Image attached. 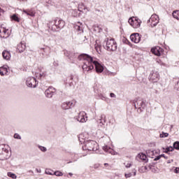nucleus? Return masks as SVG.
I'll return each instance as SVG.
<instances>
[{"mask_svg": "<svg viewBox=\"0 0 179 179\" xmlns=\"http://www.w3.org/2000/svg\"><path fill=\"white\" fill-rule=\"evenodd\" d=\"M80 61H84L83 65V69L84 72H89L92 69H95L98 73H101L104 71V67L99 62L94 59V57L87 54H81L78 56Z\"/></svg>", "mask_w": 179, "mask_h": 179, "instance_id": "1", "label": "nucleus"}, {"mask_svg": "<svg viewBox=\"0 0 179 179\" xmlns=\"http://www.w3.org/2000/svg\"><path fill=\"white\" fill-rule=\"evenodd\" d=\"M83 150H89L90 152H96L99 150V144L97 142L92 140H87L83 146Z\"/></svg>", "mask_w": 179, "mask_h": 179, "instance_id": "2", "label": "nucleus"}, {"mask_svg": "<svg viewBox=\"0 0 179 179\" xmlns=\"http://www.w3.org/2000/svg\"><path fill=\"white\" fill-rule=\"evenodd\" d=\"M10 157L9 154V146L5 144L0 145V160H7Z\"/></svg>", "mask_w": 179, "mask_h": 179, "instance_id": "3", "label": "nucleus"}, {"mask_svg": "<svg viewBox=\"0 0 179 179\" xmlns=\"http://www.w3.org/2000/svg\"><path fill=\"white\" fill-rule=\"evenodd\" d=\"M54 22V24L51 27L52 31H58L65 27V22L61 19H56Z\"/></svg>", "mask_w": 179, "mask_h": 179, "instance_id": "4", "label": "nucleus"}, {"mask_svg": "<svg viewBox=\"0 0 179 179\" xmlns=\"http://www.w3.org/2000/svg\"><path fill=\"white\" fill-rule=\"evenodd\" d=\"M107 51H116L117 50V42L114 38L107 39L105 41Z\"/></svg>", "mask_w": 179, "mask_h": 179, "instance_id": "5", "label": "nucleus"}, {"mask_svg": "<svg viewBox=\"0 0 179 179\" xmlns=\"http://www.w3.org/2000/svg\"><path fill=\"white\" fill-rule=\"evenodd\" d=\"M128 22L134 29H139L141 23H142V21L136 17L129 18Z\"/></svg>", "mask_w": 179, "mask_h": 179, "instance_id": "6", "label": "nucleus"}, {"mask_svg": "<svg viewBox=\"0 0 179 179\" xmlns=\"http://www.w3.org/2000/svg\"><path fill=\"white\" fill-rule=\"evenodd\" d=\"M57 94V90L53 87H49L45 91V96L48 99H52L53 96H55Z\"/></svg>", "mask_w": 179, "mask_h": 179, "instance_id": "7", "label": "nucleus"}, {"mask_svg": "<svg viewBox=\"0 0 179 179\" xmlns=\"http://www.w3.org/2000/svg\"><path fill=\"white\" fill-rule=\"evenodd\" d=\"M75 106H76V101L72 100L64 102L62 104V108H63V110H70V108H73Z\"/></svg>", "mask_w": 179, "mask_h": 179, "instance_id": "8", "label": "nucleus"}, {"mask_svg": "<svg viewBox=\"0 0 179 179\" xmlns=\"http://www.w3.org/2000/svg\"><path fill=\"white\" fill-rule=\"evenodd\" d=\"M159 79H160V75L159 74V72L156 71H151L149 76V80H150V82H152L153 83H156Z\"/></svg>", "mask_w": 179, "mask_h": 179, "instance_id": "9", "label": "nucleus"}, {"mask_svg": "<svg viewBox=\"0 0 179 179\" xmlns=\"http://www.w3.org/2000/svg\"><path fill=\"white\" fill-rule=\"evenodd\" d=\"M37 84V80L34 77H28L26 80V85L28 87H36Z\"/></svg>", "mask_w": 179, "mask_h": 179, "instance_id": "10", "label": "nucleus"}, {"mask_svg": "<svg viewBox=\"0 0 179 179\" xmlns=\"http://www.w3.org/2000/svg\"><path fill=\"white\" fill-rule=\"evenodd\" d=\"M134 107L135 108H138V110H141V111H142L141 108L143 109L146 107V103L142 99H137L134 102Z\"/></svg>", "mask_w": 179, "mask_h": 179, "instance_id": "11", "label": "nucleus"}, {"mask_svg": "<svg viewBox=\"0 0 179 179\" xmlns=\"http://www.w3.org/2000/svg\"><path fill=\"white\" fill-rule=\"evenodd\" d=\"M76 119L78 122H86L87 121V116L86 115V113L82 111L80 112L78 115L76 117Z\"/></svg>", "mask_w": 179, "mask_h": 179, "instance_id": "12", "label": "nucleus"}, {"mask_svg": "<svg viewBox=\"0 0 179 179\" xmlns=\"http://www.w3.org/2000/svg\"><path fill=\"white\" fill-rule=\"evenodd\" d=\"M0 37L1 38H8L9 37V29L0 27Z\"/></svg>", "mask_w": 179, "mask_h": 179, "instance_id": "13", "label": "nucleus"}, {"mask_svg": "<svg viewBox=\"0 0 179 179\" xmlns=\"http://www.w3.org/2000/svg\"><path fill=\"white\" fill-rule=\"evenodd\" d=\"M151 22L152 27H155L159 24V16L157 15H152L149 20Z\"/></svg>", "mask_w": 179, "mask_h": 179, "instance_id": "14", "label": "nucleus"}, {"mask_svg": "<svg viewBox=\"0 0 179 179\" xmlns=\"http://www.w3.org/2000/svg\"><path fill=\"white\" fill-rule=\"evenodd\" d=\"M159 150H148L146 151V153H147V155L149 157H151V159H156V157H157V156H159Z\"/></svg>", "mask_w": 179, "mask_h": 179, "instance_id": "15", "label": "nucleus"}, {"mask_svg": "<svg viewBox=\"0 0 179 179\" xmlns=\"http://www.w3.org/2000/svg\"><path fill=\"white\" fill-rule=\"evenodd\" d=\"M130 39L133 43L138 44L141 41V36H139V34H132L130 36Z\"/></svg>", "mask_w": 179, "mask_h": 179, "instance_id": "16", "label": "nucleus"}, {"mask_svg": "<svg viewBox=\"0 0 179 179\" xmlns=\"http://www.w3.org/2000/svg\"><path fill=\"white\" fill-rule=\"evenodd\" d=\"M103 150H104V152H106L107 153L113 155L114 156H115V155H117V153L115 151H114V150H113L111 148L108 147V145L103 146Z\"/></svg>", "mask_w": 179, "mask_h": 179, "instance_id": "17", "label": "nucleus"}, {"mask_svg": "<svg viewBox=\"0 0 179 179\" xmlns=\"http://www.w3.org/2000/svg\"><path fill=\"white\" fill-rule=\"evenodd\" d=\"M17 50L19 52H23L26 50V43L21 42L17 45Z\"/></svg>", "mask_w": 179, "mask_h": 179, "instance_id": "18", "label": "nucleus"}, {"mask_svg": "<svg viewBox=\"0 0 179 179\" xmlns=\"http://www.w3.org/2000/svg\"><path fill=\"white\" fill-rule=\"evenodd\" d=\"M161 51H162V48H160V47H156L151 49V52H152V54H154L155 55H157V57H160Z\"/></svg>", "mask_w": 179, "mask_h": 179, "instance_id": "19", "label": "nucleus"}, {"mask_svg": "<svg viewBox=\"0 0 179 179\" xmlns=\"http://www.w3.org/2000/svg\"><path fill=\"white\" fill-rule=\"evenodd\" d=\"M3 58V59H6V61H9L10 59V52L8 50H4L2 52Z\"/></svg>", "mask_w": 179, "mask_h": 179, "instance_id": "20", "label": "nucleus"}, {"mask_svg": "<svg viewBox=\"0 0 179 179\" xmlns=\"http://www.w3.org/2000/svg\"><path fill=\"white\" fill-rule=\"evenodd\" d=\"M98 122H99V127H103V125L106 124V115H101L100 116V119L99 120Z\"/></svg>", "mask_w": 179, "mask_h": 179, "instance_id": "21", "label": "nucleus"}, {"mask_svg": "<svg viewBox=\"0 0 179 179\" xmlns=\"http://www.w3.org/2000/svg\"><path fill=\"white\" fill-rule=\"evenodd\" d=\"M74 28L77 31H80V33H83V25L80 24V22H78L77 24L75 25Z\"/></svg>", "mask_w": 179, "mask_h": 179, "instance_id": "22", "label": "nucleus"}, {"mask_svg": "<svg viewBox=\"0 0 179 179\" xmlns=\"http://www.w3.org/2000/svg\"><path fill=\"white\" fill-rule=\"evenodd\" d=\"M78 141L80 142V143H85V142L87 141L86 137H85V134H81L78 136Z\"/></svg>", "mask_w": 179, "mask_h": 179, "instance_id": "23", "label": "nucleus"}, {"mask_svg": "<svg viewBox=\"0 0 179 179\" xmlns=\"http://www.w3.org/2000/svg\"><path fill=\"white\" fill-rule=\"evenodd\" d=\"M137 157H138V159H141V160H143V162L148 163V157H146V155L143 153H140L138 155Z\"/></svg>", "mask_w": 179, "mask_h": 179, "instance_id": "24", "label": "nucleus"}, {"mask_svg": "<svg viewBox=\"0 0 179 179\" xmlns=\"http://www.w3.org/2000/svg\"><path fill=\"white\" fill-rule=\"evenodd\" d=\"M6 73H8V68L3 66L0 67V75H1V76H4Z\"/></svg>", "mask_w": 179, "mask_h": 179, "instance_id": "25", "label": "nucleus"}, {"mask_svg": "<svg viewBox=\"0 0 179 179\" xmlns=\"http://www.w3.org/2000/svg\"><path fill=\"white\" fill-rule=\"evenodd\" d=\"M41 50H43V55H48V54H50V51H51V48L50 47H45L43 48H41Z\"/></svg>", "mask_w": 179, "mask_h": 179, "instance_id": "26", "label": "nucleus"}, {"mask_svg": "<svg viewBox=\"0 0 179 179\" xmlns=\"http://www.w3.org/2000/svg\"><path fill=\"white\" fill-rule=\"evenodd\" d=\"M86 9H87V8L86 7V6H85V4L83 3L78 4L79 12H83V10H85Z\"/></svg>", "mask_w": 179, "mask_h": 179, "instance_id": "27", "label": "nucleus"}, {"mask_svg": "<svg viewBox=\"0 0 179 179\" xmlns=\"http://www.w3.org/2000/svg\"><path fill=\"white\" fill-rule=\"evenodd\" d=\"M162 149H163V152H164V153H168L169 152H173V150H174V148H173V147H171V146H170V147H167V148H162Z\"/></svg>", "mask_w": 179, "mask_h": 179, "instance_id": "28", "label": "nucleus"}, {"mask_svg": "<svg viewBox=\"0 0 179 179\" xmlns=\"http://www.w3.org/2000/svg\"><path fill=\"white\" fill-rule=\"evenodd\" d=\"M24 13H26V15H27L28 16H31V17H34V16L35 15L34 12L27 10H24Z\"/></svg>", "mask_w": 179, "mask_h": 179, "instance_id": "29", "label": "nucleus"}, {"mask_svg": "<svg viewBox=\"0 0 179 179\" xmlns=\"http://www.w3.org/2000/svg\"><path fill=\"white\" fill-rule=\"evenodd\" d=\"M10 19L12 20H14L15 22H20V19L19 18V17H17V15L16 14H13V15H11Z\"/></svg>", "mask_w": 179, "mask_h": 179, "instance_id": "30", "label": "nucleus"}, {"mask_svg": "<svg viewBox=\"0 0 179 179\" xmlns=\"http://www.w3.org/2000/svg\"><path fill=\"white\" fill-rule=\"evenodd\" d=\"M64 55L67 57L69 59H72V53L68 50H64Z\"/></svg>", "mask_w": 179, "mask_h": 179, "instance_id": "31", "label": "nucleus"}, {"mask_svg": "<svg viewBox=\"0 0 179 179\" xmlns=\"http://www.w3.org/2000/svg\"><path fill=\"white\" fill-rule=\"evenodd\" d=\"M173 17H174V19H177V20H179V10L173 11Z\"/></svg>", "mask_w": 179, "mask_h": 179, "instance_id": "32", "label": "nucleus"}, {"mask_svg": "<svg viewBox=\"0 0 179 179\" xmlns=\"http://www.w3.org/2000/svg\"><path fill=\"white\" fill-rule=\"evenodd\" d=\"M7 176L8 177H10V178H13V179L17 178V176H16V174H15V173H13L12 172H8Z\"/></svg>", "mask_w": 179, "mask_h": 179, "instance_id": "33", "label": "nucleus"}, {"mask_svg": "<svg viewBox=\"0 0 179 179\" xmlns=\"http://www.w3.org/2000/svg\"><path fill=\"white\" fill-rule=\"evenodd\" d=\"M124 166H125L126 169H129L132 166V162H125L124 163Z\"/></svg>", "mask_w": 179, "mask_h": 179, "instance_id": "34", "label": "nucleus"}, {"mask_svg": "<svg viewBox=\"0 0 179 179\" xmlns=\"http://www.w3.org/2000/svg\"><path fill=\"white\" fill-rule=\"evenodd\" d=\"M161 157H164V159H169V157L164 156V154L161 155H158L156 158L154 159L155 162H157V160H160Z\"/></svg>", "mask_w": 179, "mask_h": 179, "instance_id": "35", "label": "nucleus"}, {"mask_svg": "<svg viewBox=\"0 0 179 179\" xmlns=\"http://www.w3.org/2000/svg\"><path fill=\"white\" fill-rule=\"evenodd\" d=\"M54 176H56L57 177H62L64 176V173L59 171H57L53 173Z\"/></svg>", "mask_w": 179, "mask_h": 179, "instance_id": "36", "label": "nucleus"}, {"mask_svg": "<svg viewBox=\"0 0 179 179\" xmlns=\"http://www.w3.org/2000/svg\"><path fill=\"white\" fill-rule=\"evenodd\" d=\"M45 174H48V176H54V171L51 169H46L45 171Z\"/></svg>", "mask_w": 179, "mask_h": 179, "instance_id": "37", "label": "nucleus"}, {"mask_svg": "<svg viewBox=\"0 0 179 179\" xmlns=\"http://www.w3.org/2000/svg\"><path fill=\"white\" fill-rule=\"evenodd\" d=\"M95 50L99 54H100V52H101V46L99 44L95 45Z\"/></svg>", "mask_w": 179, "mask_h": 179, "instance_id": "38", "label": "nucleus"}, {"mask_svg": "<svg viewBox=\"0 0 179 179\" xmlns=\"http://www.w3.org/2000/svg\"><path fill=\"white\" fill-rule=\"evenodd\" d=\"M173 149L179 150V141H176L175 143H173Z\"/></svg>", "mask_w": 179, "mask_h": 179, "instance_id": "39", "label": "nucleus"}, {"mask_svg": "<svg viewBox=\"0 0 179 179\" xmlns=\"http://www.w3.org/2000/svg\"><path fill=\"white\" fill-rule=\"evenodd\" d=\"M167 136H169V133L162 132L159 135L160 138H167Z\"/></svg>", "mask_w": 179, "mask_h": 179, "instance_id": "40", "label": "nucleus"}, {"mask_svg": "<svg viewBox=\"0 0 179 179\" xmlns=\"http://www.w3.org/2000/svg\"><path fill=\"white\" fill-rule=\"evenodd\" d=\"M152 165H149L148 166H141V169H143L144 171H146V170H148V169H149L150 170H152Z\"/></svg>", "mask_w": 179, "mask_h": 179, "instance_id": "41", "label": "nucleus"}, {"mask_svg": "<svg viewBox=\"0 0 179 179\" xmlns=\"http://www.w3.org/2000/svg\"><path fill=\"white\" fill-rule=\"evenodd\" d=\"M38 149H40L41 152H47V148L44 146L39 145Z\"/></svg>", "mask_w": 179, "mask_h": 179, "instance_id": "42", "label": "nucleus"}, {"mask_svg": "<svg viewBox=\"0 0 179 179\" xmlns=\"http://www.w3.org/2000/svg\"><path fill=\"white\" fill-rule=\"evenodd\" d=\"M37 75H38L36 76L37 78H45V73H41Z\"/></svg>", "mask_w": 179, "mask_h": 179, "instance_id": "43", "label": "nucleus"}, {"mask_svg": "<svg viewBox=\"0 0 179 179\" xmlns=\"http://www.w3.org/2000/svg\"><path fill=\"white\" fill-rule=\"evenodd\" d=\"M73 80V76H71L68 78L69 83L70 86L72 85V80Z\"/></svg>", "mask_w": 179, "mask_h": 179, "instance_id": "44", "label": "nucleus"}, {"mask_svg": "<svg viewBox=\"0 0 179 179\" xmlns=\"http://www.w3.org/2000/svg\"><path fill=\"white\" fill-rule=\"evenodd\" d=\"M125 178H131L132 177V173H128L124 174Z\"/></svg>", "mask_w": 179, "mask_h": 179, "instance_id": "45", "label": "nucleus"}, {"mask_svg": "<svg viewBox=\"0 0 179 179\" xmlns=\"http://www.w3.org/2000/svg\"><path fill=\"white\" fill-rule=\"evenodd\" d=\"M175 89H176V90L179 91V79H178L176 84L175 85Z\"/></svg>", "mask_w": 179, "mask_h": 179, "instance_id": "46", "label": "nucleus"}, {"mask_svg": "<svg viewBox=\"0 0 179 179\" xmlns=\"http://www.w3.org/2000/svg\"><path fill=\"white\" fill-rule=\"evenodd\" d=\"M14 138L15 139H22V136H20V135H19L18 134H15Z\"/></svg>", "mask_w": 179, "mask_h": 179, "instance_id": "47", "label": "nucleus"}, {"mask_svg": "<svg viewBox=\"0 0 179 179\" xmlns=\"http://www.w3.org/2000/svg\"><path fill=\"white\" fill-rule=\"evenodd\" d=\"M99 167H100V164H94L93 166L94 169H99Z\"/></svg>", "mask_w": 179, "mask_h": 179, "instance_id": "48", "label": "nucleus"}, {"mask_svg": "<svg viewBox=\"0 0 179 179\" xmlns=\"http://www.w3.org/2000/svg\"><path fill=\"white\" fill-rule=\"evenodd\" d=\"M132 173H133L134 177H135V176H136V169H132Z\"/></svg>", "mask_w": 179, "mask_h": 179, "instance_id": "49", "label": "nucleus"}, {"mask_svg": "<svg viewBox=\"0 0 179 179\" xmlns=\"http://www.w3.org/2000/svg\"><path fill=\"white\" fill-rule=\"evenodd\" d=\"M174 173H176V174H178L179 173V168H176L174 170Z\"/></svg>", "mask_w": 179, "mask_h": 179, "instance_id": "50", "label": "nucleus"}, {"mask_svg": "<svg viewBox=\"0 0 179 179\" xmlns=\"http://www.w3.org/2000/svg\"><path fill=\"white\" fill-rule=\"evenodd\" d=\"M110 96L112 97V98H114V99H115V97H116V96L115 95L114 93H110Z\"/></svg>", "mask_w": 179, "mask_h": 179, "instance_id": "51", "label": "nucleus"}, {"mask_svg": "<svg viewBox=\"0 0 179 179\" xmlns=\"http://www.w3.org/2000/svg\"><path fill=\"white\" fill-rule=\"evenodd\" d=\"M101 100H103V101L107 100V98L106 96H101Z\"/></svg>", "mask_w": 179, "mask_h": 179, "instance_id": "52", "label": "nucleus"}, {"mask_svg": "<svg viewBox=\"0 0 179 179\" xmlns=\"http://www.w3.org/2000/svg\"><path fill=\"white\" fill-rule=\"evenodd\" d=\"M140 171H141V173H145V171H145V169L141 168Z\"/></svg>", "mask_w": 179, "mask_h": 179, "instance_id": "53", "label": "nucleus"}, {"mask_svg": "<svg viewBox=\"0 0 179 179\" xmlns=\"http://www.w3.org/2000/svg\"><path fill=\"white\" fill-rule=\"evenodd\" d=\"M173 159H169L167 163L168 164H170V163H173Z\"/></svg>", "mask_w": 179, "mask_h": 179, "instance_id": "54", "label": "nucleus"}, {"mask_svg": "<svg viewBox=\"0 0 179 179\" xmlns=\"http://www.w3.org/2000/svg\"><path fill=\"white\" fill-rule=\"evenodd\" d=\"M104 166H105V167H108V163H105Z\"/></svg>", "mask_w": 179, "mask_h": 179, "instance_id": "55", "label": "nucleus"}, {"mask_svg": "<svg viewBox=\"0 0 179 179\" xmlns=\"http://www.w3.org/2000/svg\"><path fill=\"white\" fill-rule=\"evenodd\" d=\"M69 176H70L71 177H72V176H73V173H69Z\"/></svg>", "mask_w": 179, "mask_h": 179, "instance_id": "56", "label": "nucleus"}, {"mask_svg": "<svg viewBox=\"0 0 179 179\" xmlns=\"http://www.w3.org/2000/svg\"><path fill=\"white\" fill-rule=\"evenodd\" d=\"M0 12H3V10H2V8H0Z\"/></svg>", "mask_w": 179, "mask_h": 179, "instance_id": "57", "label": "nucleus"}, {"mask_svg": "<svg viewBox=\"0 0 179 179\" xmlns=\"http://www.w3.org/2000/svg\"><path fill=\"white\" fill-rule=\"evenodd\" d=\"M0 82H1V79H0Z\"/></svg>", "mask_w": 179, "mask_h": 179, "instance_id": "58", "label": "nucleus"}]
</instances>
